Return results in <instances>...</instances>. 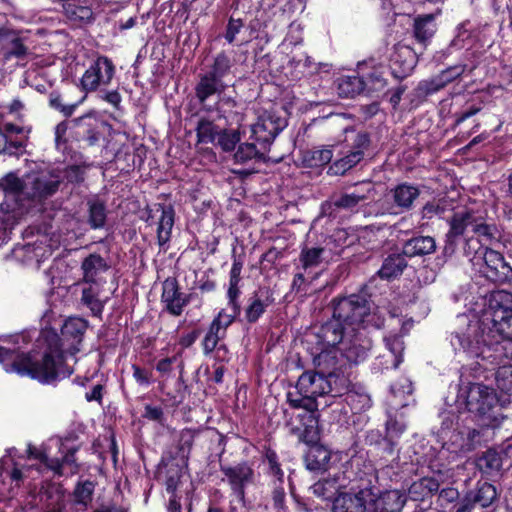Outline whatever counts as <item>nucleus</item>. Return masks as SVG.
I'll use <instances>...</instances> for the list:
<instances>
[{"instance_id":"nucleus-27","label":"nucleus","mask_w":512,"mask_h":512,"mask_svg":"<svg viewBox=\"0 0 512 512\" xmlns=\"http://www.w3.org/2000/svg\"><path fill=\"white\" fill-rule=\"evenodd\" d=\"M156 212H160L157 227V239L159 246L165 245L171 237V231L174 225V211L171 207L157 205Z\"/></svg>"},{"instance_id":"nucleus-36","label":"nucleus","mask_w":512,"mask_h":512,"mask_svg":"<svg viewBox=\"0 0 512 512\" xmlns=\"http://www.w3.org/2000/svg\"><path fill=\"white\" fill-rule=\"evenodd\" d=\"M88 207V223L92 229L103 228L106 223L107 212L103 201L98 198L89 199Z\"/></svg>"},{"instance_id":"nucleus-48","label":"nucleus","mask_w":512,"mask_h":512,"mask_svg":"<svg viewBox=\"0 0 512 512\" xmlns=\"http://www.w3.org/2000/svg\"><path fill=\"white\" fill-rule=\"evenodd\" d=\"M333 158L332 150L321 148L308 151L304 157L307 166L311 168L322 167L328 164Z\"/></svg>"},{"instance_id":"nucleus-29","label":"nucleus","mask_w":512,"mask_h":512,"mask_svg":"<svg viewBox=\"0 0 512 512\" xmlns=\"http://www.w3.org/2000/svg\"><path fill=\"white\" fill-rule=\"evenodd\" d=\"M436 242L430 236H418L408 240L403 246V254L408 257L421 256L433 253Z\"/></svg>"},{"instance_id":"nucleus-40","label":"nucleus","mask_w":512,"mask_h":512,"mask_svg":"<svg viewBox=\"0 0 512 512\" xmlns=\"http://www.w3.org/2000/svg\"><path fill=\"white\" fill-rule=\"evenodd\" d=\"M272 301L269 297L262 299L258 294H254L248 301V305L245 309V320L248 323H255L263 315L266 308Z\"/></svg>"},{"instance_id":"nucleus-54","label":"nucleus","mask_w":512,"mask_h":512,"mask_svg":"<svg viewBox=\"0 0 512 512\" xmlns=\"http://www.w3.org/2000/svg\"><path fill=\"white\" fill-rule=\"evenodd\" d=\"M436 495H438V503L442 508H446L450 504L453 506L462 499L460 498L459 491L454 487L443 488Z\"/></svg>"},{"instance_id":"nucleus-6","label":"nucleus","mask_w":512,"mask_h":512,"mask_svg":"<svg viewBox=\"0 0 512 512\" xmlns=\"http://www.w3.org/2000/svg\"><path fill=\"white\" fill-rule=\"evenodd\" d=\"M458 398L473 413L482 426L497 427L503 420L499 400L493 388L481 383L461 385Z\"/></svg>"},{"instance_id":"nucleus-21","label":"nucleus","mask_w":512,"mask_h":512,"mask_svg":"<svg viewBox=\"0 0 512 512\" xmlns=\"http://www.w3.org/2000/svg\"><path fill=\"white\" fill-rule=\"evenodd\" d=\"M417 63L415 52L406 45H398L391 56V71L395 78L403 79L411 74Z\"/></svg>"},{"instance_id":"nucleus-25","label":"nucleus","mask_w":512,"mask_h":512,"mask_svg":"<svg viewBox=\"0 0 512 512\" xmlns=\"http://www.w3.org/2000/svg\"><path fill=\"white\" fill-rule=\"evenodd\" d=\"M440 488V483L434 477H422L414 481L408 489V497L413 501L425 502L431 500Z\"/></svg>"},{"instance_id":"nucleus-35","label":"nucleus","mask_w":512,"mask_h":512,"mask_svg":"<svg viewBox=\"0 0 512 512\" xmlns=\"http://www.w3.org/2000/svg\"><path fill=\"white\" fill-rule=\"evenodd\" d=\"M413 392L411 381L402 377L397 382H395L391 386V393L393 399H391L390 404L393 408L397 407H406L409 405V401L406 400L407 397H411Z\"/></svg>"},{"instance_id":"nucleus-57","label":"nucleus","mask_w":512,"mask_h":512,"mask_svg":"<svg viewBox=\"0 0 512 512\" xmlns=\"http://www.w3.org/2000/svg\"><path fill=\"white\" fill-rule=\"evenodd\" d=\"M266 459L269 465V473L277 478L283 484L284 472L278 461V456L275 450H266Z\"/></svg>"},{"instance_id":"nucleus-31","label":"nucleus","mask_w":512,"mask_h":512,"mask_svg":"<svg viewBox=\"0 0 512 512\" xmlns=\"http://www.w3.org/2000/svg\"><path fill=\"white\" fill-rule=\"evenodd\" d=\"M419 194L416 186L408 184H400L392 190L394 203L402 210L410 209Z\"/></svg>"},{"instance_id":"nucleus-56","label":"nucleus","mask_w":512,"mask_h":512,"mask_svg":"<svg viewBox=\"0 0 512 512\" xmlns=\"http://www.w3.org/2000/svg\"><path fill=\"white\" fill-rule=\"evenodd\" d=\"M366 83V92L373 93L381 91L386 86V80L383 78L382 73L379 71H374L369 76L364 79Z\"/></svg>"},{"instance_id":"nucleus-24","label":"nucleus","mask_w":512,"mask_h":512,"mask_svg":"<svg viewBox=\"0 0 512 512\" xmlns=\"http://www.w3.org/2000/svg\"><path fill=\"white\" fill-rule=\"evenodd\" d=\"M84 286L82 289L81 301L86 305L94 316H98L102 313L104 305L108 299L105 297L102 299L101 293L102 288L106 283L100 282H83Z\"/></svg>"},{"instance_id":"nucleus-8","label":"nucleus","mask_w":512,"mask_h":512,"mask_svg":"<svg viewBox=\"0 0 512 512\" xmlns=\"http://www.w3.org/2000/svg\"><path fill=\"white\" fill-rule=\"evenodd\" d=\"M468 229L477 236L475 240L484 245L490 244L495 239V227L488 225L470 210L455 212L450 220V230L447 233L445 252L454 251V238L463 235Z\"/></svg>"},{"instance_id":"nucleus-11","label":"nucleus","mask_w":512,"mask_h":512,"mask_svg":"<svg viewBox=\"0 0 512 512\" xmlns=\"http://www.w3.org/2000/svg\"><path fill=\"white\" fill-rule=\"evenodd\" d=\"M317 339V349L319 352L313 358L316 370L333 380L340 376H346L343 371L346 362L339 349V345L337 343H326L321 338L320 330L317 333Z\"/></svg>"},{"instance_id":"nucleus-46","label":"nucleus","mask_w":512,"mask_h":512,"mask_svg":"<svg viewBox=\"0 0 512 512\" xmlns=\"http://www.w3.org/2000/svg\"><path fill=\"white\" fill-rule=\"evenodd\" d=\"M225 334L226 330L212 321L202 342L204 353H211L217 347L219 341L224 338Z\"/></svg>"},{"instance_id":"nucleus-13","label":"nucleus","mask_w":512,"mask_h":512,"mask_svg":"<svg viewBox=\"0 0 512 512\" xmlns=\"http://www.w3.org/2000/svg\"><path fill=\"white\" fill-rule=\"evenodd\" d=\"M190 450H167L158 464L159 473L166 472L165 486L170 496L178 495L177 488L184 470L188 466V452Z\"/></svg>"},{"instance_id":"nucleus-23","label":"nucleus","mask_w":512,"mask_h":512,"mask_svg":"<svg viewBox=\"0 0 512 512\" xmlns=\"http://www.w3.org/2000/svg\"><path fill=\"white\" fill-rule=\"evenodd\" d=\"M474 507L488 508L498 500L496 487L486 481H478L474 490H469L464 495Z\"/></svg>"},{"instance_id":"nucleus-49","label":"nucleus","mask_w":512,"mask_h":512,"mask_svg":"<svg viewBox=\"0 0 512 512\" xmlns=\"http://www.w3.org/2000/svg\"><path fill=\"white\" fill-rule=\"evenodd\" d=\"M363 158L362 150H353L345 157L335 161L330 167L335 174H344L346 171L354 167Z\"/></svg>"},{"instance_id":"nucleus-38","label":"nucleus","mask_w":512,"mask_h":512,"mask_svg":"<svg viewBox=\"0 0 512 512\" xmlns=\"http://www.w3.org/2000/svg\"><path fill=\"white\" fill-rule=\"evenodd\" d=\"M96 485L97 483L95 481L89 479L78 480L72 493L73 501L76 504L84 506L90 504L93 499Z\"/></svg>"},{"instance_id":"nucleus-45","label":"nucleus","mask_w":512,"mask_h":512,"mask_svg":"<svg viewBox=\"0 0 512 512\" xmlns=\"http://www.w3.org/2000/svg\"><path fill=\"white\" fill-rule=\"evenodd\" d=\"M493 428L494 427L483 426L481 429L469 430L467 432L466 440L463 445H466L468 447L486 445L489 442V440L493 438Z\"/></svg>"},{"instance_id":"nucleus-41","label":"nucleus","mask_w":512,"mask_h":512,"mask_svg":"<svg viewBox=\"0 0 512 512\" xmlns=\"http://www.w3.org/2000/svg\"><path fill=\"white\" fill-rule=\"evenodd\" d=\"M299 438L302 443L315 446L317 445L320 436L318 429V420L315 416V412H309L304 429L299 432Z\"/></svg>"},{"instance_id":"nucleus-39","label":"nucleus","mask_w":512,"mask_h":512,"mask_svg":"<svg viewBox=\"0 0 512 512\" xmlns=\"http://www.w3.org/2000/svg\"><path fill=\"white\" fill-rule=\"evenodd\" d=\"M194 491V486L190 483L189 488L185 490L183 503L181 502L182 496H170L167 504V512H192Z\"/></svg>"},{"instance_id":"nucleus-4","label":"nucleus","mask_w":512,"mask_h":512,"mask_svg":"<svg viewBox=\"0 0 512 512\" xmlns=\"http://www.w3.org/2000/svg\"><path fill=\"white\" fill-rule=\"evenodd\" d=\"M332 305V319L320 327L321 338L326 343L339 341L343 330L348 334L364 330L369 325L380 327V323L374 321L370 302L363 295L352 294L334 299Z\"/></svg>"},{"instance_id":"nucleus-53","label":"nucleus","mask_w":512,"mask_h":512,"mask_svg":"<svg viewBox=\"0 0 512 512\" xmlns=\"http://www.w3.org/2000/svg\"><path fill=\"white\" fill-rule=\"evenodd\" d=\"M445 86L446 84L444 83L443 79L437 75L430 80H423L419 82L417 91L420 96H427L439 91Z\"/></svg>"},{"instance_id":"nucleus-1","label":"nucleus","mask_w":512,"mask_h":512,"mask_svg":"<svg viewBox=\"0 0 512 512\" xmlns=\"http://www.w3.org/2000/svg\"><path fill=\"white\" fill-rule=\"evenodd\" d=\"M87 322L81 318L67 319L59 336L53 329L41 332L40 343L44 347L41 355L36 352L20 353L15 349L0 346V363L7 372L29 376L43 384H50L69 377L73 370L65 363L66 354L79 352Z\"/></svg>"},{"instance_id":"nucleus-61","label":"nucleus","mask_w":512,"mask_h":512,"mask_svg":"<svg viewBox=\"0 0 512 512\" xmlns=\"http://www.w3.org/2000/svg\"><path fill=\"white\" fill-rule=\"evenodd\" d=\"M471 33L467 28V23H462L457 27V34L451 42V46L456 48H464L466 42L470 39Z\"/></svg>"},{"instance_id":"nucleus-43","label":"nucleus","mask_w":512,"mask_h":512,"mask_svg":"<svg viewBox=\"0 0 512 512\" xmlns=\"http://www.w3.org/2000/svg\"><path fill=\"white\" fill-rule=\"evenodd\" d=\"M264 150L254 141L239 145L234 159L237 163H246L252 159L261 158Z\"/></svg>"},{"instance_id":"nucleus-17","label":"nucleus","mask_w":512,"mask_h":512,"mask_svg":"<svg viewBox=\"0 0 512 512\" xmlns=\"http://www.w3.org/2000/svg\"><path fill=\"white\" fill-rule=\"evenodd\" d=\"M484 268L482 272L489 280L496 283H507L512 281V268L505 261L503 255L498 251L485 248L482 253Z\"/></svg>"},{"instance_id":"nucleus-47","label":"nucleus","mask_w":512,"mask_h":512,"mask_svg":"<svg viewBox=\"0 0 512 512\" xmlns=\"http://www.w3.org/2000/svg\"><path fill=\"white\" fill-rule=\"evenodd\" d=\"M197 141L198 143H213L218 136V129L212 121L207 119H200L197 127Z\"/></svg>"},{"instance_id":"nucleus-12","label":"nucleus","mask_w":512,"mask_h":512,"mask_svg":"<svg viewBox=\"0 0 512 512\" xmlns=\"http://www.w3.org/2000/svg\"><path fill=\"white\" fill-rule=\"evenodd\" d=\"M218 111L229 124H237L238 130H222L217 136V143L224 151H232L240 141V134L244 127V115L242 107L237 105L234 100L222 98L218 103Z\"/></svg>"},{"instance_id":"nucleus-37","label":"nucleus","mask_w":512,"mask_h":512,"mask_svg":"<svg viewBox=\"0 0 512 512\" xmlns=\"http://www.w3.org/2000/svg\"><path fill=\"white\" fill-rule=\"evenodd\" d=\"M476 466L481 472L488 475L499 472L502 468V455L498 450H485V452L477 458Z\"/></svg>"},{"instance_id":"nucleus-52","label":"nucleus","mask_w":512,"mask_h":512,"mask_svg":"<svg viewBox=\"0 0 512 512\" xmlns=\"http://www.w3.org/2000/svg\"><path fill=\"white\" fill-rule=\"evenodd\" d=\"M231 68V60L230 58L221 53L216 56L214 63L211 67V70L207 73L210 76L214 77L217 80H221L224 76H226Z\"/></svg>"},{"instance_id":"nucleus-64","label":"nucleus","mask_w":512,"mask_h":512,"mask_svg":"<svg viewBox=\"0 0 512 512\" xmlns=\"http://www.w3.org/2000/svg\"><path fill=\"white\" fill-rule=\"evenodd\" d=\"M243 27V22L242 20L240 19H233L231 18L228 22V25H227V29H226V34H225V39L229 42V43H232L235 38H236V35L240 32V30L242 29Z\"/></svg>"},{"instance_id":"nucleus-16","label":"nucleus","mask_w":512,"mask_h":512,"mask_svg":"<svg viewBox=\"0 0 512 512\" xmlns=\"http://www.w3.org/2000/svg\"><path fill=\"white\" fill-rule=\"evenodd\" d=\"M114 71L115 68L111 60L107 57H98L81 78L83 90L92 92L101 86L108 85L113 78Z\"/></svg>"},{"instance_id":"nucleus-50","label":"nucleus","mask_w":512,"mask_h":512,"mask_svg":"<svg viewBox=\"0 0 512 512\" xmlns=\"http://www.w3.org/2000/svg\"><path fill=\"white\" fill-rule=\"evenodd\" d=\"M498 389L509 396L512 395V366L502 365L495 374Z\"/></svg>"},{"instance_id":"nucleus-28","label":"nucleus","mask_w":512,"mask_h":512,"mask_svg":"<svg viewBox=\"0 0 512 512\" xmlns=\"http://www.w3.org/2000/svg\"><path fill=\"white\" fill-rule=\"evenodd\" d=\"M77 450H67V453L62 458H51L46 454V450H26L30 457H35L40 460L47 469L54 472L55 475L62 476L63 465L74 456Z\"/></svg>"},{"instance_id":"nucleus-60","label":"nucleus","mask_w":512,"mask_h":512,"mask_svg":"<svg viewBox=\"0 0 512 512\" xmlns=\"http://www.w3.org/2000/svg\"><path fill=\"white\" fill-rule=\"evenodd\" d=\"M485 248L488 247L483 243H479V241L475 240L474 237H470L466 240L464 252L467 256H471L473 254L474 257L471 260L474 261L478 254L479 259H482V253L485 251Z\"/></svg>"},{"instance_id":"nucleus-59","label":"nucleus","mask_w":512,"mask_h":512,"mask_svg":"<svg viewBox=\"0 0 512 512\" xmlns=\"http://www.w3.org/2000/svg\"><path fill=\"white\" fill-rule=\"evenodd\" d=\"M272 505L273 508L277 512H286L287 506H286V493L283 487V484L279 482V485H277L273 491H272Z\"/></svg>"},{"instance_id":"nucleus-22","label":"nucleus","mask_w":512,"mask_h":512,"mask_svg":"<svg viewBox=\"0 0 512 512\" xmlns=\"http://www.w3.org/2000/svg\"><path fill=\"white\" fill-rule=\"evenodd\" d=\"M108 269L109 265L101 255L96 253L88 255L81 264L83 282L106 283L104 274Z\"/></svg>"},{"instance_id":"nucleus-7","label":"nucleus","mask_w":512,"mask_h":512,"mask_svg":"<svg viewBox=\"0 0 512 512\" xmlns=\"http://www.w3.org/2000/svg\"><path fill=\"white\" fill-rule=\"evenodd\" d=\"M6 110L0 112V115H11L16 123L5 122L0 127V154L14 156L23 151L32 127L25 121V105L19 99H14Z\"/></svg>"},{"instance_id":"nucleus-44","label":"nucleus","mask_w":512,"mask_h":512,"mask_svg":"<svg viewBox=\"0 0 512 512\" xmlns=\"http://www.w3.org/2000/svg\"><path fill=\"white\" fill-rule=\"evenodd\" d=\"M406 424L402 420L390 417L386 424V436L383 438L387 446H396L399 444V438L405 431Z\"/></svg>"},{"instance_id":"nucleus-14","label":"nucleus","mask_w":512,"mask_h":512,"mask_svg":"<svg viewBox=\"0 0 512 512\" xmlns=\"http://www.w3.org/2000/svg\"><path fill=\"white\" fill-rule=\"evenodd\" d=\"M220 470L227 478L232 493L239 501L245 500L246 486L254 482V470L252 466L243 461L236 465L223 464L220 461Z\"/></svg>"},{"instance_id":"nucleus-51","label":"nucleus","mask_w":512,"mask_h":512,"mask_svg":"<svg viewBox=\"0 0 512 512\" xmlns=\"http://www.w3.org/2000/svg\"><path fill=\"white\" fill-rule=\"evenodd\" d=\"M387 349L394 356L393 367L397 368L402 362V353L404 351V342L399 335H390L384 338Z\"/></svg>"},{"instance_id":"nucleus-2","label":"nucleus","mask_w":512,"mask_h":512,"mask_svg":"<svg viewBox=\"0 0 512 512\" xmlns=\"http://www.w3.org/2000/svg\"><path fill=\"white\" fill-rule=\"evenodd\" d=\"M458 329L452 333L450 343L455 352L489 363L507 357L512 347V310L501 308L493 314L485 312L480 321H471L467 315L457 317Z\"/></svg>"},{"instance_id":"nucleus-62","label":"nucleus","mask_w":512,"mask_h":512,"mask_svg":"<svg viewBox=\"0 0 512 512\" xmlns=\"http://www.w3.org/2000/svg\"><path fill=\"white\" fill-rule=\"evenodd\" d=\"M466 69V65H455L452 67H449L448 69L442 71L439 74V77H441L444 81V83L447 85L449 82L453 81L454 79L458 78L460 75L464 73Z\"/></svg>"},{"instance_id":"nucleus-9","label":"nucleus","mask_w":512,"mask_h":512,"mask_svg":"<svg viewBox=\"0 0 512 512\" xmlns=\"http://www.w3.org/2000/svg\"><path fill=\"white\" fill-rule=\"evenodd\" d=\"M377 477L360 478L357 486H352L349 492L340 493L332 503V512H369V503L373 501V481Z\"/></svg>"},{"instance_id":"nucleus-55","label":"nucleus","mask_w":512,"mask_h":512,"mask_svg":"<svg viewBox=\"0 0 512 512\" xmlns=\"http://www.w3.org/2000/svg\"><path fill=\"white\" fill-rule=\"evenodd\" d=\"M363 199L364 196L356 193L342 194L333 199V205L337 208L352 209Z\"/></svg>"},{"instance_id":"nucleus-33","label":"nucleus","mask_w":512,"mask_h":512,"mask_svg":"<svg viewBox=\"0 0 512 512\" xmlns=\"http://www.w3.org/2000/svg\"><path fill=\"white\" fill-rule=\"evenodd\" d=\"M365 89V80L358 75L343 76L338 81V94L341 97L353 98L366 91Z\"/></svg>"},{"instance_id":"nucleus-5","label":"nucleus","mask_w":512,"mask_h":512,"mask_svg":"<svg viewBox=\"0 0 512 512\" xmlns=\"http://www.w3.org/2000/svg\"><path fill=\"white\" fill-rule=\"evenodd\" d=\"M349 386L350 380L347 376H340L333 380L318 370L306 371L297 381L296 392L287 393V402L292 408L316 412L318 410L317 397L327 394L334 397L341 396L348 391Z\"/></svg>"},{"instance_id":"nucleus-20","label":"nucleus","mask_w":512,"mask_h":512,"mask_svg":"<svg viewBox=\"0 0 512 512\" xmlns=\"http://www.w3.org/2000/svg\"><path fill=\"white\" fill-rule=\"evenodd\" d=\"M343 450H306L303 460L307 470L323 473L329 470L336 461L341 460Z\"/></svg>"},{"instance_id":"nucleus-15","label":"nucleus","mask_w":512,"mask_h":512,"mask_svg":"<svg viewBox=\"0 0 512 512\" xmlns=\"http://www.w3.org/2000/svg\"><path fill=\"white\" fill-rule=\"evenodd\" d=\"M336 343L339 345L345 362L355 364L363 361L371 348L370 340L361 330L348 334L343 330V332H341V339Z\"/></svg>"},{"instance_id":"nucleus-3","label":"nucleus","mask_w":512,"mask_h":512,"mask_svg":"<svg viewBox=\"0 0 512 512\" xmlns=\"http://www.w3.org/2000/svg\"><path fill=\"white\" fill-rule=\"evenodd\" d=\"M62 180L57 170L31 171L22 178L15 173H8L0 179V188L5 197L2 206L15 221L27 210L24 201L34 205L42 204L57 193Z\"/></svg>"},{"instance_id":"nucleus-63","label":"nucleus","mask_w":512,"mask_h":512,"mask_svg":"<svg viewBox=\"0 0 512 512\" xmlns=\"http://www.w3.org/2000/svg\"><path fill=\"white\" fill-rule=\"evenodd\" d=\"M239 295V284L229 283V288L227 291L229 309L238 310L239 308H241L240 303L238 301Z\"/></svg>"},{"instance_id":"nucleus-26","label":"nucleus","mask_w":512,"mask_h":512,"mask_svg":"<svg viewBox=\"0 0 512 512\" xmlns=\"http://www.w3.org/2000/svg\"><path fill=\"white\" fill-rule=\"evenodd\" d=\"M327 251L320 246L304 244L299 254L300 267L308 271L319 267L326 259Z\"/></svg>"},{"instance_id":"nucleus-34","label":"nucleus","mask_w":512,"mask_h":512,"mask_svg":"<svg viewBox=\"0 0 512 512\" xmlns=\"http://www.w3.org/2000/svg\"><path fill=\"white\" fill-rule=\"evenodd\" d=\"M225 87L226 85L221 80L205 74L196 86V96L200 103L204 104L210 96L221 93Z\"/></svg>"},{"instance_id":"nucleus-42","label":"nucleus","mask_w":512,"mask_h":512,"mask_svg":"<svg viewBox=\"0 0 512 512\" xmlns=\"http://www.w3.org/2000/svg\"><path fill=\"white\" fill-rule=\"evenodd\" d=\"M64 13L70 21L75 23L89 22L93 18L92 9L89 6L76 3L65 4Z\"/></svg>"},{"instance_id":"nucleus-32","label":"nucleus","mask_w":512,"mask_h":512,"mask_svg":"<svg viewBox=\"0 0 512 512\" xmlns=\"http://www.w3.org/2000/svg\"><path fill=\"white\" fill-rule=\"evenodd\" d=\"M404 256V254H393L388 256L384 260L380 270L378 271V275L382 279L386 280L396 278L399 275H401L403 270L407 266V262Z\"/></svg>"},{"instance_id":"nucleus-18","label":"nucleus","mask_w":512,"mask_h":512,"mask_svg":"<svg viewBox=\"0 0 512 512\" xmlns=\"http://www.w3.org/2000/svg\"><path fill=\"white\" fill-rule=\"evenodd\" d=\"M373 492L374 497L369 503V512H401L407 500V496L398 490L381 493L374 484Z\"/></svg>"},{"instance_id":"nucleus-10","label":"nucleus","mask_w":512,"mask_h":512,"mask_svg":"<svg viewBox=\"0 0 512 512\" xmlns=\"http://www.w3.org/2000/svg\"><path fill=\"white\" fill-rule=\"evenodd\" d=\"M287 126V120L272 111H265L257 121L242 128V134L255 141L264 151L274 141L276 136Z\"/></svg>"},{"instance_id":"nucleus-58","label":"nucleus","mask_w":512,"mask_h":512,"mask_svg":"<svg viewBox=\"0 0 512 512\" xmlns=\"http://www.w3.org/2000/svg\"><path fill=\"white\" fill-rule=\"evenodd\" d=\"M241 308L238 310L234 309H222L218 315L214 318L213 322L219 324L220 327L227 330V328L233 323L236 316L240 314Z\"/></svg>"},{"instance_id":"nucleus-30","label":"nucleus","mask_w":512,"mask_h":512,"mask_svg":"<svg viewBox=\"0 0 512 512\" xmlns=\"http://www.w3.org/2000/svg\"><path fill=\"white\" fill-rule=\"evenodd\" d=\"M436 32L434 14L419 15L414 19L413 33L416 40L426 44Z\"/></svg>"},{"instance_id":"nucleus-19","label":"nucleus","mask_w":512,"mask_h":512,"mask_svg":"<svg viewBox=\"0 0 512 512\" xmlns=\"http://www.w3.org/2000/svg\"><path fill=\"white\" fill-rule=\"evenodd\" d=\"M161 301L171 315L179 316L189 303V297L179 291L175 278H167L162 283Z\"/></svg>"}]
</instances>
